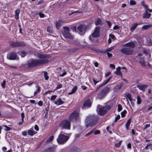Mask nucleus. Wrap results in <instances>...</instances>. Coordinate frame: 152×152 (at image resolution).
I'll use <instances>...</instances> for the list:
<instances>
[{"mask_svg": "<svg viewBox=\"0 0 152 152\" xmlns=\"http://www.w3.org/2000/svg\"><path fill=\"white\" fill-rule=\"evenodd\" d=\"M37 57L42 60L38 59L34 60L33 59L30 60L29 62V65L30 66H34L38 65L43 64L48 62V60L46 59V56L44 55L40 54H37Z\"/></svg>", "mask_w": 152, "mask_h": 152, "instance_id": "f257e3e1", "label": "nucleus"}, {"mask_svg": "<svg viewBox=\"0 0 152 152\" xmlns=\"http://www.w3.org/2000/svg\"><path fill=\"white\" fill-rule=\"evenodd\" d=\"M70 136L69 134H63V133L61 132L57 139V141L60 144H64L67 142Z\"/></svg>", "mask_w": 152, "mask_h": 152, "instance_id": "f03ea898", "label": "nucleus"}, {"mask_svg": "<svg viewBox=\"0 0 152 152\" xmlns=\"http://www.w3.org/2000/svg\"><path fill=\"white\" fill-rule=\"evenodd\" d=\"M96 118L94 115H89L88 116L85 120L86 126L87 127H88L89 126H92L94 124L93 122L96 119Z\"/></svg>", "mask_w": 152, "mask_h": 152, "instance_id": "7ed1b4c3", "label": "nucleus"}, {"mask_svg": "<svg viewBox=\"0 0 152 152\" xmlns=\"http://www.w3.org/2000/svg\"><path fill=\"white\" fill-rule=\"evenodd\" d=\"M79 112L77 110L74 111L69 117V121L74 122L78 120L80 118Z\"/></svg>", "mask_w": 152, "mask_h": 152, "instance_id": "20e7f679", "label": "nucleus"}, {"mask_svg": "<svg viewBox=\"0 0 152 152\" xmlns=\"http://www.w3.org/2000/svg\"><path fill=\"white\" fill-rule=\"evenodd\" d=\"M112 105H107L100 108L99 111V113L101 115H103L105 114L107 111L110 110L112 107Z\"/></svg>", "mask_w": 152, "mask_h": 152, "instance_id": "39448f33", "label": "nucleus"}, {"mask_svg": "<svg viewBox=\"0 0 152 152\" xmlns=\"http://www.w3.org/2000/svg\"><path fill=\"white\" fill-rule=\"evenodd\" d=\"M64 31L63 32V34L64 36L66 38L69 39H72L74 36L69 33V28L67 27H64Z\"/></svg>", "mask_w": 152, "mask_h": 152, "instance_id": "423d86ee", "label": "nucleus"}, {"mask_svg": "<svg viewBox=\"0 0 152 152\" xmlns=\"http://www.w3.org/2000/svg\"><path fill=\"white\" fill-rule=\"evenodd\" d=\"M60 126L61 127L66 129H69L70 128V122L67 120H64L62 121L60 124Z\"/></svg>", "mask_w": 152, "mask_h": 152, "instance_id": "0eeeda50", "label": "nucleus"}, {"mask_svg": "<svg viewBox=\"0 0 152 152\" xmlns=\"http://www.w3.org/2000/svg\"><path fill=\"white\" fill-rule=\"evenodd\" d=\"M100 28L98 27H96L94 32L92 35H91L89 37L91 41H93V38L97 37L99 35Z\"/></svg>", "mask_w": 152, "mask_h": 152, "instance_id": "6e6552de", "label": "nucleus"}, {"mask_svg": "<svg viewBox=\"0 0 152 152\" xmlns=\"http://www.w3.org/2000/svg\"><path fill=\"white\" fill-rule=\"evenodd\" d=\"M120 51L123 53L127 55H131L133 53V51L132 50L129 48H126L121 49Z\"/></svg>", "mask_w": 152, "mask_h": 152, "instance_id": "1a4fd4ad", "label": "nucleus"}, {"mask_svg": "<svg viewBox=\"0 0 152 152\" xmlns=\"http://www.w3.org/2000/svg\"><path fill=\"white\" fill-rule=\"evenodd\" d=\"M87 26L83 24L80 25L77 27V30L81 34H84L87 28Z\"/></svg>", "mask_w": 152, "mask_h": 152, "instance_id": "9d476101", "label": "nucleus"}, {"mask_svg": "<svg viewBox=\"0 0 152 152\" xmlns=\"http://www.w3.org/2000/svg\"><path fill=\"white\" fill-rule=\"evenodd\" d=\"M143 56L141 54H139L136 57L138 59L139 62L143 66H145V63L144 61L143 58Z\"/></svg>", "mask_w": 152, "mask_h": 152, "instance_id": "9b49d317", "label": "nucleus"}, {"mask_svg": "<svg viewBox=\"0 0 152 152\" xmlns=\"http://www.w3.org/2000/svg\"><path fill=\"white\" fill-rule=\"evenodd\" d=\"M110 90V88L109 87H107L104 88L101 91L100 93L101 95L102 96H104L108 93Z\"/></svg>", "mask_w": 152, "mask_h": 152, "instance_id": "f8f14e48", "label": "nucleus"}, {"mask_svg": "<svg viewBox=\"0 0 152 152\" xmlns=\"http://www.w3.org/2000/svg\"><path fill=\"white\" fill-rule=\"evenodd\" d=\"M135 42H132L124 44L122 45L123 47H129L130 48H133L135 46Z\"/></svg>", "mask_w": 152, "mask_h": 152, "instance_id": "ddd939ff", "label": "nucleus"}, {"mask_svg": "<svg viewBox=\"0 0 152 152\" xmlns=\"http://www.w3.org/2000/svg\"><path fill=\"white\" fill-rule=\"evenodd\" d=\"M54 104L57 105H61L64 103V102L61 100V98H59L54 102Z\"/></svg>", "mask_w": 152, "mask_h": 152, "instance_id": "4468645a", "label": "nucleus"}, {"mask_svg": "<svg viewBox=\"0 0 152 152\" xmlns=\"http://www.w3.org/2000/svg\"><path fill=\"white\" fill-rule=\"evenodd\" d=\"M64 23V21L63 20H59L56 22V27L57 29H59L60 26L62 25V23Z\"/></svg>", "mask_w": 152, "mask_h": 152, "instance_id": "2eb2a0df", "label": "nucleus"}, {"mask_svg": "<svg viewBox=\"0 0 152 152\" xmlns=\"http://www.w3.org/2000/svg\"><path fill=\"white\" fill-rule=\"evenodd\" d=\"M137 86L139 89L144 91L147 86L145 84H139L137 85Z\"/></svg>", "mask_w": 152, "mask_h": 152, "instance_id": "dca6fc26", "label": "nucleus"}, {"mask_svg": "<svg viewBox=\"0 0 152 152\" xmlns=\"http://www.w3.org/2000/svg\"><path fill=\"white\" fill-rule=\"evenodd\" d=\"M17 55L14 52L11 53L10 55L9 59L10 60H14L17 59Z\"/></svg>", "mask_w": 152, "mask_h": 152, "instance_id": "f3484780", "label": "nucleus"}, {"mask_svg": "<svg viewBox=\"0 0 152 152\" xmlns=\"http://www.w3.org/2000/svg\"><path fill=\"white\" fill-rule=\"evenodd\" d=\"M121 69V67L120 66L117 67L116 68V71L115 72V74L117 75L122 76V74L120 71Z\"/></svg>", "mask_w": 152, "mask_h": 152, "instance_id": "a211bd4d", "label": "nucleus"}, {"mask_svg": "<svg viewBox=\"0 0 152 152\" xmlns=\"http://www.w3.org/2000/svg\"><path fill=\"white\" fill-rule=\"evenodd\" d=\"M91 105V102L90 99H87L84 102L83 106L85 107H90Z\"/></svg>", "mask_w": 152, "mask_h": 152, "instance_id": "6ab92c4d", "label": "nucleus"}, {"mask_svg": "<svg viewBox=\"0 0 152 152\" xmlns=\"http://www.w3.org/2000/svg\"><path fill=\"white\" fill-rule=\"evenodd\" d=\"M145 14L143 16V18L147 19L149 18L151 16V14L148 12L147 10H145Z\"/></svg>", "mask_w": 152, "mask_h": 152, "instance_id": "aec40b11", "label": "nucleus"}, {"mask_svg": "<svg viewBox=\"0 0 152 152\" xmlns=\"http://www.w3.org/2000/svg\"><path fill=\"white\" fill-rule=\"evenodd\" d=\"M138 24L134 23L133 24L130 28V31L131 32H133L137 27Z\"/></svg>", "mask_w": 152, "mask_h": 152, "instance_id": "412c9836", "label": "nucleus"}, {"mask_svg": "<svg viewBox=\"0 0 152 152\" xmlns=\"http://www.w3.org/2000/svg\"><path fill=\"white\" fill-rule=\"evenodd\" d=\"M56 147H51L46 150L45 152H54Z\"/></svg>", "mask_w": 152, "mask_h": 152, "instance_id": "4be33fe9", "label": "nucleus"}, {"mask_svg": "<svg viewBox=\"0 0 152 152\" xmlns=\"http://www.w3.org/2000/svg\"><path fill=\"white\" fill-rule=\"evenodd\" d=\"M77 86H75L72 89L71 92H69L68 94L71 95L75 93L77 91Z\"/></svg>", "mask_w": 152, "mask_h": 152, "instance_id": "5701e85b", "label": "nucleus"}, {"mask_svg": "<svg viewBox=\"0 0 152 152\" xmlns=\"http://www.w3.org/2000/svg\"><path fill=\"white\" fill-rule=\"evenodd\" d=\"M11 45L13 47L19 46L21 45V44L19 42H13L11 43Z\"/></svg>", "mask_w": 152, "mask_h": 152, "instance_id": "b1692460", "label": "nucleus"}, {"mask_svg": "<svg viewBox=\"0 0 152 152\" xmlns=\"http://www.w3.org/2000/svg\"><path fill=\"white\" fill-rule=\"evenodd\" d=\"M152 26V25L148 24L144 25L142 27V29L143 30H146Z\"/></svg>", "mask_w": 152, "mask_h": 152, "instance_id": "393cba45", "label": "nucleus"}, {"mask_svg": "<svg viewBox=\"0 0 152 152\" xmlns=\"http://www.w3.org/2000/svg\"><path fill=\"white\" fill-rule=\"evenodd\" d=\"M20 12V10L18 9L16 10L15 11V18L16 19H18L19 18V14Z\"/></svg>", "mask_w": 152, "mask_h": 152, "instance_id": "a878e982", "label": "nucleus"}, {"mask_svg": "<svg viewBox=\"0 0 152 152\" xmlns=\"http://www.w3.org/2000/svg\"><path fill=\"white\" fill-rule=\"evenodd\" d=\"M111 77H110L107 80L104 81V82H103L102 84H100L99 85V87H102L103 86L106 85L107 84L108 82L110 81V80L111 79Z\"/></svg>", "mask_w": 152, "mask_h": 152, "instance_id": "bb28decb", "label": "nucleus"}, {"mask_svg": "<svg viewBox=\"0 0 152 152\" xmlns=\"http://www.w3.org/2000/svg\"><path fill=\"white\" fill-rule=\"evenodd\" d=\"M131 122V119L130 118L128 120L126 124V126L127 130H128L129 129V126Z\"/></svg>", "mask_w": 152, "mask_h": 152, "instance_id": "cd10ccee", "label": "nucleus"}, {"mask_svg": "<svg viewBox=\"0 0 152 152\" xmlns=\"http://www.w3.org/2000/svg\"><path fill=\"white\" fill-rule=\"evenodd\" d=\"M28 134L29 135L32 136L34 134H35L36 132L34 131H33L31 130H29L28 131Z\"/></svg>", "mask_w": 152, "mask_h": 152, "instance_id": "c85d7f7f", "label": "nucleus"}, {"mask_svg": "<svg viewBox=\"0 0 152 152\" xmlns=\"http://www.w3.org/2000/svg\"><path fill=\"white\" fill-rule=\"evenodd\" d=\"M21 116L22 117L21 121L19 123V125H21L23 124V123L24 121V113H21Z\"/></svg>", "mask_w": 152, "mask_h": 152, "instance_id": "c756f323", "label": "nucleus"}, {"mask_svg": "<svg viewBox=\"0 0 152 152\" xmlns=\"http://www.w3.org/2000/svg\"><path fill=\"white\" fill-rule=\"evenodd\" d=\"M95 23L96 25H102V22L101 20L99 19H96L95 21Z\"/></svg>", "mask_w": 152, "mask_h": 152, "instance_id": "7c9ffc66", "label": "nucleus"}, {"mask_svg": "<svg viewBox=\"0 0 152 152\" xmlns=\"http://www.w3.org/2000/svg\"><path fill=\"white\" fill-rule=\"evenodd\" d=\"M137 104H139L141 103V99L140 97L139 96H137Z\"/></svg>", "mask_w": 152, "mask_h": 152, "instance_id": "2f4dec72", "label": "nucleus"}, {"mask_svg": "<svg viewBox=\"0 0 152 152\" xmlns=\"http://www.w3.org/2000/svg\"><path fill=\"white\" fill-rule=\"evenodd\" d=\"M145 44L148 46H151L152 45V40L150 39L148 40L147 42L145 43Z\"/></svg>", "mask_w": 152, "mask_h": 152, "instance_id": "473e14b6", "label": "nucleus"}, {"mask_svg": "<svg viewBox=\"0 0 152 152\" xmlns=\"http://www.w3.org/2000/svg\"><path fill=\"white\" fill-rule=\"evenodd\" d=\"M126 96L127 99H128L130 101H131V100H132L131 94L130 93H127L126 94Z\"/></svg>", "mask_w": 152, "mask_h": 152, "instance_id": "72a5a7b5", "label": "nucleus"}, {"mask_svg": "<svg viewBox=\"0 0 152 152\" xmlns=\"http://www.w3.org/2000/svg\"><path fill=\"white\" fill-rule=\"evenodd\" d=\"M114 48H115V46H113L110 47L109 48H108L106 49V50L105 51V52H110L111 50H113V49Z\"/></svg>", "mask_w": 152, "mask_h": 152, "instance_id": "f704fd0d", "label": "nucleus"}, {"mask_svg": "<svg viewBox=\"0 0 152 152\" xmlns=\"http://www.w3.org/2000/svg\"><path fill=\"white\" fill-rule=\"evenodd\" d=\"M152 148V144H147L145 147V149L147 150L149 149H151Z\"/></svg>", "mask_w": 152, "mask_h": 152, "instance_id": "c9c22d12", "label": "nucleus"}, {"mask_svg": "<svg viewBox=\"0 0 152 152\" xmlns=\"http://www.w3.org/2000/svg\"><path fill=\"white\" fill-rule=\"evenodd\" d=\"M44 75L45 79V80H47L49 79V77L48 75V73L46 72H44Z\"/></svg>", "mask_w": 152, "mask_h": 152, "instance_id": "e433bc0d", "label": "nucleus"}, {"mask_svg": "<svg viewBox=\"0 0 152 152\" xmlns=\"http://www.w3.org/2000/svg\"><path fill=\"white\" fill-rule=\"evenodd\" d=\"M122 141V140H121L118 143L115 144V146L116 148H119L120 147V146L121 145Z\"/></svg>", "mask_w": 152, "mask_h": 152, "instance_id": "4c0bfd02", "label": "nucleus"}, {"mask_svg": "<svg viewBox=\"0 0 152 152\" xmlns=\"http://www.w3.org/2000/svg\"><path fill=\"white\" fill-rule=\"evenodd\" d=\"M136 4V2L134 0H130V4L131 5H134Z\"/></svg>", "mask_w": 152, "mask_h": 152, "instance_id": "58836bf2", "label": "nucleus"}, {"mask_svg": "<svg viewBox=\"0 0 152 152\" xmlns=\"http://www.w3.org/2000/svg\"><path fill=\"white\" fill-rule=\"evenodd\" d=\"M118 112H120L122 109V107L121 104H119L118 105Z\"/></svg>", "mask_w": 152, "mask_h": 152, "instance_id": "ea45409f", "label": "nucleus"}, {"mask_svg": "<svg viewBox=\"0 0 152 152\" xmlns=\"http://www.w3.org/2000/svg\"><path fill=\"white\" fill-rule=\"evenodd\" d=\"M62 85L61 84H60L58 85L57 87H56V88L55 89V90H58L59 89H60L62 88Z\"/></svg>", "mask_w": 152, "mask_h": 152, "instance_id": "a19ab883", "label": "nucleus"}, {"mask_svg": "<svg viewBox=\"0 0 152 152\" xmlns=\"http://www.w3.org/2000/svg\"><path fill=\"white\" fill-rule=\"evenodd\" d=\"M4 127L5 128L4 129V130L5 131H8L10 130L11 129L10 128L6 125H4Z\"/></svg>", "mask_w": 152, "mask_h": 152, "instance_id": "79ce46f5", "label": "nucleus"}, {"mask_svg": "<svg viewBox=\"0 0 152 152\" xmlns=\"http://www.w3.org/2000/svg\"><path fill=\"white\" fill-rule=\"evenodd\" d=\"M57 96L56 95H53L51 97L50 100L51 101L54 100L56 98Z\"/></svg>", "mask_w": 152, "mask_h": 152, "instance_id": "37998d69", "label": "nucleus"}, {"mask_svg": "<svg viewBox=\"0 0 152 152\" xmlns=\"http://www.w3.org/2000/svg\"><path fill=\"white\" fill-rule=\"evenodd\" d=\"M26 53L24 51H22L21 52V56L22 57H24L26 55Z\"/></svg>", "mask_w": 152, "mask_h": 152, "instance_id": "c03bdc74", "label": "nucleus"}, {"mask_svg": "<svg viewBox=\"0 0 152 152\" xmlns=\"http://www.w3.org/2000/svg\"><path fill=\"white\" fill-rule=\"evenodd\" d=\"M126 113V111L125 110H124L123 112L121 113V115L122 117H124L125 115V114Z\"/></svg>", "mask_w": 152, "mask_h": 152, "instance_id": "a18cd8bd", "label": "nucleus"}, {"mask_svg": "<svg viewBox=\"0 0 152 152\" xmlns=\"http://www.w3.org/2000/svg\"><path fill=\"white\" fill-rule=\"evenodd\" d=\"M6 83V81L4 80L3 81V82L2 83H1V86L3 88H4L5 87V84Z\"/></svg>", "mask_w": 152, "mask_h": 152, "instance_id": "49530a36", "label": "nucleus"}, {"mask_svg": "<svg viewBox=\"0 0 152 152\" xmlns=\"http://www.w3.org/2000/svg\"><path fill=\"white\" fill-rule=\"evenodd\" d=\"M47 31L48 32H51L52 31L51 28L49 26H48L47 28Z\"/></svg>", "mask_w": 152, "mask_h": 152, "instance_id": "de8ad7c7", "label": "nucleus"}, {"mask_svg": "<svg viewBox=\"0 0 152 152\" xmlns=\"http://www.w3.org/2000/svg\"><path fill=\"white\" fill-rule=\"evenodd\" d=\"M123 85L121 84H120V85H117L115 87V88L116 89H120L122 87Z\"/></svg>", "mask_w": 152, "mask_h": 152, "instance_id": "09e8293b", "label": "nucleus"}, {"mask_svg": "<svg viewBox=\"0 0 152 152\" xmlns=\"http://www.w3.org/2000/svg\"><path fill=\"white\" fill-rule=\"evenodd\" d=\"M120 117V116L119 115H117V116L115 117L114 122H116L117 121H118V119H119Z\"/></svg>", "mask_w": 152, "mask_h": 152, "instance_id": "8fccbe9b", "label": "nucleus"}, {"mask_svg": "<svg viewBox=\"0 0 152 152\" xmlns=\"http://www.w3.org/2000/svg\"><path fill=\"white\" fill-rule=\"evenodd\" d=\"M119 28L120 26L118 25H115L113 27V29L114 30H117L119 29Z\"/></svg>", "mask_w": 152, "mask_h": 152, "instance_id": "3c124183", "label": "nucleus"}, {"mask_svg": "<svg viewBox=\"0 0 152 152\" xmlns=\"http://www.w3.org/2000/svg\"><path fill=\"white\" fill-rule=\"evenodd\" d=\"M38 105L40 106H42L43 105V102L41 101H39L38 103Z\"/></svg>", "mask_w": 152, "mask_h": 152, "instance_id": "603ef678", "label": "nucleus"}, {"mask_svg": "<svg viewBox=\"0 0 152 152\" xmlns=\"http://www.w3.org/2000/svg\"><path fill=\"white\" fill-rule=\"evenodd\" d=\"M93 132V131H91L90 132H88V133H87L86 135L85 136H89V135H90L91 134H92Z\"/></svg>", "mask_w": 152, "mask_h": 152, "instance_id": "864d4df0", "label": "nucleus"}, {"mask_svg": "<svg viewBox=\"0 0 152 152\" xmlns=\"http://www.w3.org/2000/svg\"><path fill=\"white\" fill-rule=\"evenodd\" d=\"M39 15L40 18H44L45 16V15L39 12Z\"/></svg>", "mask_w": 152, "mask_h": 152, "instance_id": "5fc2aeb1", "label": "nucleus"}, {"mask_svg": "<svg viewBox=\"0 0 152 152\" xmlns=\"http://www.w3.org/2000/svg\"><path fill=\"white\" fill-rule=\"evenodd\" d=\"M148 109H147V110L148 111L150 110L152 108V105H148L147 107Z\"/></svg>", "mask_w": 152, "mask_h": 152, "instance_id": "6e6d98bb", "label": "nucleus"}, {"mask_svg": "<svg viewBox=\"0 0 152 152\" xmlns=\"http://www.w3.org/2000/svg\"><path fill=\"white\" fill-rule=\"evenodd\" d=\"M107 53L108 58H110L112 57L113 55L112 54L109 53L108 52H107Z\"/></svg>", "mask_w": 152, "mask_h": 152, "instance_id": "4d7b16f0", "label": "nucleus"}, {"mask_svg": "<svg viewBox=\"0 0 152 152\" xmlns=\"http://www.w3.org/2000/svg\"><path fill=\"white\" fill-rule=\"evenodd\" d=\"M67 73L66 72H64L62 74H61L60 75V76L61 77H62L64 76Z\"/></svg>", "mask_w": 152, "mask_h": 152, "instance_id": "13d9d810", "label": "nucleus"}, {"mask_svg": "<svg viewBox=\"0 0 152 152\" xmlns=\"http://www.w3.org/2000/svg\"><path fill=\"white\" fill-rule=\"evenodd\" d=\"M109 37H110L112 39H114L115 38V36L114 35L111 34H109Z\"/></svg>", "mask_w": 152, "mask_h": 152, "instance_id": "bf43d9fd", "label": "nucleus"}, {"mask_svg": "<svg viewBox=\"0 0 152 152\" xmlns=\"http://www.w3.org/2000/svg\"><path fill=\"white\" fill-rule=\"evenodd\" d=\"M34 129L37 131H38L39 130L38 126L37 125H35L34 126Z\"/></svg>", "mask_w": 152, "mask_h": 152, "instance_id": "052dcab7", "label": "nucleus"}, {"mask_svg": "<svg viewBox=\"0 0 152 152\" xmlns=\"http://www.w3.org/2000/svg\"><path fill=\"white\" fill-rule=\"evenodd\" d=\"M100 133V132L99 130H96L94 132V134H99Z\"/></svg>", "mask_w": 152, "mask_h": 152, "instance_id": "680f3d73", "label": "nucleus"}, {"mask_svg": "<svg viewBox=\"0 0 152 152\" xmlns=\"http://www.w3.org/2000/svg\"><path fill=\"white\" fill-rule=\"evenodd\" d=\"M131 144L130 143H129L127 145V148L128 149H130L131 148Z\"/></svg>", "mask_w": 152, "mask_h": 152, "instance_id": "e2e57ef3", "label": "nucleus"}, {"mask_svg": "<svg viewBox=\"0 0 152 152\" xmlns=\"http://www.w3.org/2000/svg\"><path fill=\"white\" fill-rule=\"evenodd\" d=\"M150 124H146L144 126V129H146L147 128H148L150 126Z\"/></svg>", "mask_w": 152, "mask_h": 152, "instance_id": "0e129e2a", "label": "nucleus"}, {"mask_svg": "<svg viewBox=\"0 0 152 152\" xmlns=\"http://www.w3.org/2000/svg\"><path fill=\"white\" fill-rule=\"evenodd\" d=\"M107 23L109 28H110L111 25V22L108 21H107Z\"/></svg>", "mask_w": 152, "mask_h": 152, "instance_id": "69168bd1", "label": "nucleus"}, {"mask_svg": "<svg viewBox=\"0 0 152 152\" xmlns=\"http://www.w3.org/2000/svg\"><path fill=\"white\" fill-rule=\"evenodd\" d=\"M43 2V0H40L38 3L36 4L37 5H39L42 4Z\"/></svg>", "mask_w": 152, "mask_h": 152, "instance_id": "338daca9", "label": "nucleus"}, {"mask_svg": "<svg viewBox=\"0 0 152 152\" xmlns=\"http://www.w3.org/2000/svg\"><path fill=\"white\" fill-rule=\"evenodd\" d=\"M53 138H54V137H53V136H51V137H50V138L49 139L48 141H50V142L52 141L53 140Z\"/></svg>", "mask_w": 152, "mask_h": 152, "instance_id": "774afa93", "label": "nucleus"}]
</instances>
